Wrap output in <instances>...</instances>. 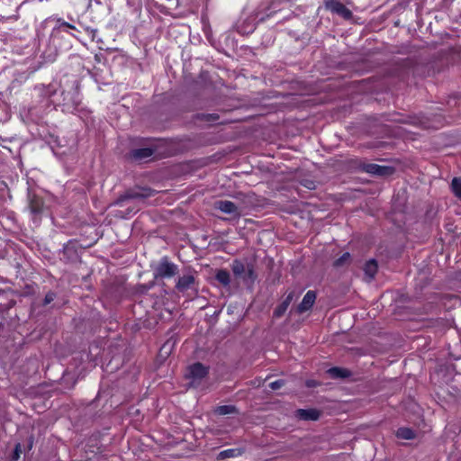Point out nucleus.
Instances as JSON below:
<instances>
[{"label":"nucleus","instance_id":"f257e3e1","mask_svg":"<svg viewBox=\"0 0 461 461\" xmlns=\"http://www.w3.org/2000/svg\"><path fill=\"white\" fill-rule=\"evenodd\" d=\"M58 89L57 83L39 84L33 87L32 105L29 108V114L32 120H40L59 107L65 113H74L78 111L81 104L79 90L73 87L69 90H62L58 95Z\"/></svg>","mask_w":461,"mask_h":461},{"label":"nucleus","instance_id":"f03ea898","mask_svg":"<svg viewBox=\"0 0 461 461\" xmlns=\"http://www.w3.org/2000/svg\"><path fill=\"white\" fill-rule=\"evenodd\" d=\"M178 272V267L168 259L167 257L160 258L158 265L154 267V277L155 278H171L175 276Z\"/></svg>","mask_w":461,"mask_h":461},{"label":"nucleus","instance_id":"7ed1b4c3","mask_svg":"<svg viewBox=\"0 0 461 461\" xmlns=\"http://www.w3.org/2000/svg\"><path fill=\"white\" fill-rule=\"evenodd\" d=\"M154 193L155 191L152 190L151 188L137 186L135 188L126 191L114 202V204L118 206H123L124 202H126L127 200H142L152 196Z\"/></svg>","mask_w":461,"mask_h":461},{"label":"nucleus","instance_id":"20e7f679","mask_svg":"<svg viewBox=\"0 0 461 461\" xmlns=\"http://www.w3.org/2000/svg\"><path fill=\"white\" fill-rule=\"evenodd\" d=\"M196 272L193 269H187L181 276L178 277L176 289L179 293H185L188 290H195Z\"/></svg>","mask_w":461,"mask_h":461},{"label":"nucleus","instance_id":"39448f33","mask_svg":"<svg viewBox=\"0 0 461 461\" xmlns=\"http://www.w3.org/2000/svg\"><path fill=\"white\" fill-rule=\"evenodd\" d=\"M209 369L202 363H194L188 367L185 376L191 380V384H198L200 381L208 375Z\"/></svg>","mask_w":461,"mask_h":461},{"label":"nucleus","instance_id":"423d86ee","mask_svg":"<svg viewBox=\"0 0 461 461\" xmlns=\"http://www.w3.org/2000/svg\"><path fill=\"white\" fill-rule=\"evenodd\" d=\"M324 5L327 10L344 19L348 20L352 17V12L338 0H326Z\"/></svg>","mask_w":461,"mask_h":461},{"label":"nucleus","instance_id":"0eeeda50","mask_svg":"<svg viewBox=\"0 0 461 461\" xmlns=\"http://www.w3.org/2000/svg\"><path fill=\"white\" fill-rule=\"evenodd\" d=\"M215 208L224 213L230 214L234 218L240 217V211L233 202L228 200L217 201L215 203Z\"/></svg>","mask_w":461,"mask_h":461},{"label":"nucleus","instance_id":"6e6552de","mask_svg":"<svg viewBox=\"0 0 461 461\" xmlns=\"http://www.w3.org/2000/svg\"><path fill=\"white\" fill-rule=\"evenodd\" d=\"M364 171L374 176H389L393 173V167L388 166H380L377 164H366L363 167Z\"/></svg>","mask_w":461,"mask_h":461},{"label":"nucleus","instance_id":"1a4fd4ad","mask_svg":"<svg viewBox=\"0 0 461 461\" xmlns=\"http://www.w3.org/2000/svg\"><path fill=\"white\" fill-rule=\"evenodd\" d=\"M316 300V293L314 291H308L303 296L302 302L297 306V312L303 313L309 311L314 304Z\"/></svg>","mask_w":461,"mask_h":461},{"label":"nucleus","instance_id":"9d476101","mask_svg":"<svg viewBox=\"0 0 461 461\" xmlns=\"http://www.w3.org/2000/svg\"><path fill=\"white\" fill-rule=\"evenodd\" d=\"M363 270L366 281H372L375 278L378 270L377 262L375 259H370L366 261L364 265Z\"/></svg>","mask_w":461,"mask_h":461},{"label":"nucleus","instance_id":"9b49d317","mask_svg":"<svg viewBox=\"0 0 461 461\" xmlns=\"http://www.w3.org/2000/svg\"><path fill=\"white\" fill-rule=\"evenodd\" d=\"M257 279V274L252 264H248V268L240 278L248 288H252Z\"/></svg>","mask_w":461,"mask_h":461},{"label":"nucleus","instance_id":"f8f14e48","mask_svg":"<svg viewBox=\"0 0 461 461\" xmlns=\"http://www.w3.org/2000/svg\"><path fill=\"white\" fill-rule=\"evenodd\" d=\"M294 299V294L290 293L285 299L275 309L274 311V317L275 318H280L284 315V313L286 312L289 304Z\"/></svg>","mask_w":461,"mask_h":461},{"label":"nucleus","instance_id":"ddd939ff","mask_svg":"<svg viewBox=\"0 0 461 461\" xmlns=\"http://www.w3.org/2000/svg\"><path fill=\"white\" fill-rule=\"evenodd\" d=\"M230 268L235 277L240 279L248 268V264H244L241 260L235 259L232 261Z\"/></svg>","mask_w":461,"mask_h":461},{"label":"nucleus","instance_id":"4468645a","mask_svg":"<svg viewBox=\"0 0 461 461\" xmlns=\"http://www.w3.org/2000/svg\"><path fill=\"white\" fill-rule=\"evenodd\" d=\"M327 373L333 379L348 378L351 375V372L348 369L338 366L330 367Z\"/></svg>","mask_w":461,"mask_h":461},{"label":"nucleus","instance_id":"2eb2a0df","mask_svg":"<svg viewBox=\"0 0 461 461\" xmlns=\"http://www.w3.org/2000/svg\"><path fill=\"white\" fill-rule=\"evenodd\" d=\"M29 209L33 214L40 213L42 209V201L36 195L29 194Z\"/></svg>","mask_w":461,"mask_h":461},{"label":"nucleus","instance_id":"dca6fc26","mask_svg":"<svg viewBox=\"0 0 461 461\" xmlns=\"http://www.w3.org/2000/svg\"><path fill=\"white\" fill-rule=\"evenodd\" d=\"M298 417L304 420H316L319 419L320 413L315 410H303L297 411Z\"/></svg>","mask_w":461,"mask_h":461},{"label":"nucleus","instance_id":"f3484780","mask_svg":"<svg viewBox=\"0 0 461 461\" xmlns=\"http://www.w3.org/2000/svg\"><path fill=\"white\" fill-rule=\"evenodd\" d=\"M153 155V150L149 148L137 149L132 151V157L135 159H143L149 158Z\"/></svg>","mask_w":461,"mask_h":461},{"label":"nucleus","instance_id":"a211bd4d","mask_svg":"<svg viewBox=\"0 0 461 461\" xmlns=\"http://www.w3.org/2000/svg\"><path fill=\"white\" fill-rule=\"evenodd\" d=\"M216 280L224 286H227L230 283V275L225 269H221L216 273Z\"/></svg>","mask_w":461,"mask_h":461},{"label":"nucleus","instance_id":"6ab92c4d","mask_svg":"<svg viewBox=\"0 0 461 461\" xmlns=\"http://www.w3.org/2000/svg\"><path fill=\"white\" fill-rule=\"evenodd\" d=\"M69 30L76 31V27L61 19H59L57 22V25L54 28V32H68L69 33Z\"/></svg>","mask_w":461,"mask_h":461},{"label":"nucleus","instance_id":"aec40b11","mask_svg":"<svg viewBox=\"0 0 461 461\" xmlns=\"http://www.w3.org/2000/svg\"><path fill=\"white\" fill-rule=\"evenodd\" d=\"M242 451L239 448H229L225 449L223 451H221L219 453L218 458L219 459H225L230 457H236L240 456Z\"/></svg>","mask_w":461,"mask_h":461},{"label":"nucleus","instance_id":"412c9836","mask_svg":"<svg viewBox=\"0 0 461 461\" xmlns=\"http://www.w3.org/2000/svg\"><path fill=\"white\" fill-rule=\"evenodd\" d=\"M396 436L399 438H402V439H412L415 437V433L412 429H411L409 428L402 427V428L398 429V430L396 432Z\"/></svg>","mask_w":461,"mask_h":461},{"label":"nucleus","instance_id":"4be33fe9","mask_svg":"<svg viewBox=\"0 0 461 461\" xmlns=\"http://www.w3.org/2000/svg\"><path fill=\"white\" fill-rule=\"evenodd\" d=\"M451 190L456 196L461 198V178H453L451 182Z\"/></svg>","mask_w":461,"mask_h":461},{"label":"nucleus","instance_id":"5701e85b","mask_svg":"<svg viewBox=\"0 0 461 461\" xmlns=\"http://www.w3.org/2000/svg\"><path fill=\"white\" fill-rule=\"evenodd\" d=\"M236 411V409L232 405H221L217 407L216 413L219 415H227Z\"/></svg>","mask_w":461,"mask_h":461},{"label":"nucleus","instance_id":"b1692460","mask_svg":"<svg viewBox=\"0 0 461 461\" xmlns=\"http://www.w3.org/2000/svg\"><path fill=\"white\" fill-rule=\"evenodd\" d=\"M349 260L350 254L348 252H346L334 261V266L337 267H343L344 265L348 264Z\"/></svg>","mask_w":461,"mask_h":461},{"label":"nucleus","instance_id":"393cba45","mask_svg":"<svg viewBox=\"0 0 461 461\" xmlns=\"http://www.w3.org/2000/svg\"><path fill=\"white\" fill-rule=\"evenodd\" d=\"M86 32L87 35L91 38L92 41H100V39H96L97 36V30L90 27H86Z\"/></svg>","mask_w":461,"mask_h":461},{"label":"nucleus","instance_id":"a878e982","mask_svg":"<svg viewBox=\"0 0 461 461\" xmlns=\"http://www.w3.org/2000/svg\"><path fill=\"white\" fill-rule=\"evenodd\" d=\"M22 453V447H21V444L20 443H17L15 445V447H14V453L12 455V460L13 461H17L20 457V455Z\"/></svg>","mask_w":461,"mask_h":461},{"label":"nucleus","instance_id":"bb28decb","mask_svg":"<svg viewBox=\"0 0 461 461\" xmlns=\"http://www.w3.org/2000/svg\"><path fill=\"white\" fill-rule=\"evenodd\" d=\"M284 384H285L284 380L279 379V380L269 383L268 386L272 390H277V389H280L284 385Z\"/></svg>","mask_w":461,"mask_h":461},{"label":"nucleus","instance_id":"cd10ccee","mask_svg":"<svg viewBox=\"0 0 461 461\" xmlns=\"http://www.w3.org/2000/svg\"><path fill=\"white\" fill-rule=\"evenodd\" d=\"M56 294L52 292L48 293L44 298V304L47 305L54 301Z\"/></svg>","mask_w":461,"mask_h":461},{"label":"nucleus","instance_id":"c85d7f7f","mask_svg":"<svg viewBox=\"0 0 461 461\" xmlns=\"http://www.w3.org/2000/svg\"><path fill=\"white\" fill-rule=\"evenodd\" d=\"M306 384H307L308 387H313V386L316 385V383L313 380H308L306 382Z\"/></svg>","mask_w":461,"mask_h":461},{"label":"nucleus","instance_id":"c756f323","mask_svg":"<svg viewBox=\"0 0 461 461\" xmlns=\"http://www.w3.org/2000/svg\"><path fill=\"white\" fill-rule=\"evenodd\" d=\"M137 211H138V209H136V210H131V211L129 212V213H135Z\"/></svg>","mask_w":461,"mask_h":461},{"label":"nucleus","instance_id":"7c9ffc66","mask_svg":"<svg viewBox=\"0 0 461 461\" xmlns=\"http://www.w3.org/2000/svg\"><path fill=\"white\" fill-rule=\"evenodd\" d=\"M210 116H211V117H212V118H213V120L218 119V117H217V116H214L213 114H211Z\"/></svg>","mask_w":461,"mask_h":461},{"label":"nucleus","instance_id":"2f4dec72","mask_svg":"<svg viewBox=\"0 0 461 461\" xmlns=\"http://www.w3.org/2000/svg\"><path fill=\"white\" fill-rule=\"evenodd\" d=\"M167 348V344H165L161 349H165Z\"/></svg>","mask_w":461,"mask_h":461}]
</instances>
